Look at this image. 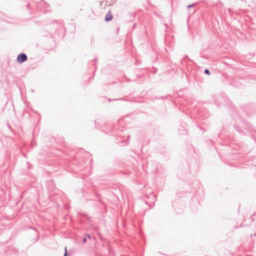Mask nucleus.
<instances>
[{"label":"nucleus","instance_id":"1","mask_svg":"<svg viewBox=\"0 0 256 256\" xmlns=\"http://www.w3.org/2000/svg\"><path fill=\"white\" fill-rule=\"evenodd\" d=\"M26 60H27L26 56L24 54H19L16 60L19 63H22L24 62H25Z\"/></svg>","mask_w":256,"mask_h":256},{"label":"nucleus","instance_id":"2","mask_svg":"<svg viewBox=\"0 0 256 256\" xmlns=\"http://www.w3.org/2000/svg\"><path fill=\"white\" fill-rule=\"evenodd\" d=\"M113 16L111 12H108L105 16V20L106 22H108L111 20L112 19Z\"/></svg>","mask_w":256,"mask_h":256},{"label":"nucleus","instance_id":"3","mask_svg":"<svg viewBox=\"0 0 256 256\" xmlns=\"http://www.w3.org/2000/svg\"><path fill=\"white\" fill-rule=\"evenodd\" d=\"M204 72L207 74H208V75L210 74V71L208 69L206 70Z\"/></svg>","mask_w":256,"mask_h":256},{"label":"nucleus","instance_id":"4","mask_svg":"<svg viewBox=\"0 0 256 256\" xmlns=\"http://www.w3.org/2000/svg\"><path fill=\"white\" fill-rule=\"evenodd\" d=\"M66 255H67V250H66V248H65V253H64V256H66Z\"/></svg>","mask_w":256,"mask_h":256},{"label":"nucleus","instance_id":"5","mask_svg":"<svg viewBox=\"0 0 256 256\" xmlns=\"http://www.w3.org/2000/svg\"><path fill=\"white\" fill-rule=\"evenodd\" d=\"M86 238H84V240H83L84 242H86Z\"/></svg>","mask_w":256,"mask_h":256},{"label":"nucleus","instance_id":"6","mask_svg":"<svg viewBox=\"0 0 256 256\" xmlns=\"http://www.w3.org/2000/svg\"><path fill=\"white\" fill-rule=\"evenodd\" d=\"M192 6H188V8H191Z\"/></svg>","mask_w":256,"mask_h":256},{"label":"nucleus","instance_id":"7","mask_svg":"<svg viewBox=\"0 0 256 256\" xmlns=\"http://www.w3.org/2000/svg\"><path fill=\"white\" fill-rule=\"evenodd\" d=\"M88 236V238H90V236Z\"/></svg>","mask_w":256,"mask_h":256}]
</instances>
